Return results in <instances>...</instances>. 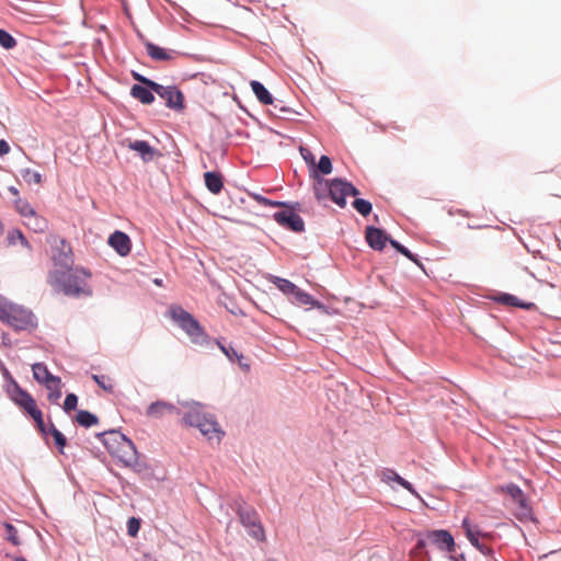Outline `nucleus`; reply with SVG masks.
<instances>
[{"mask_svg":"<svg viewBox=\"0 0 561 561\" xmlns=\"http://www.w3.org/2000/svg\"><path fill=\"white\" fill-rule=\"evenodd\" d=\"M23 236H24L23 232L20 229H18V228H14V229L10 230L8 232V236H7L8 244L9 245L16 244L18 241L23 239Z\"/></svg>","mask_w":561,"mask_h":561,"instance_id":"09e8293b","label":"nucleus"},{"mask_svg":"<svg viewBox=\"0 0 561 561\" xmlns=\"http://www.w3.org/2000/svg\"><path fill=\"white\" fill-rule=\"evenodd\" d=\"M54 264L60 270H71L73 266V254L72 249L65 239L60 240V247L56 248V252L53 255Z\"/></svg>","mask_w":561,"mask_h":561,"instance_id":"dca6fc26","label":"nucleus"},{"mask_svg":"<svg viewBox=\"0 0 561 561\" xmlns=\"http://www.w3.org/2000/svg\"><path fill=\"white\" fill-rule=\"evenodd\" d=\"M107 244L119 255L127 256L131 251L130 237L122 231L115 230L108 236Z\"/></svg>","mask_w":561,"mask_h":561,"instance_id":"ddd939ff","label":"nucleus"},{"mask_svg":"<svg viewBox=\"0 0 561 561\" xmlns=\"http://www.w3.org/2000/svg\"><path fill=\"white\" fill-rule=\"evenodd\" d=\"M251 90L257 101L263 105L274 104V96L268 91V89L259 80H252L250 82Z\"/></svg>","mask_w":561,"mask_h":561,"instance_id":"cd10ccee","label":"nucleus"},{"mask_svg":"<svg viewBox=\"0 0 561 561\" xmlns=\"http://www.w3.org/2000/svg\"><path fill=\"white\" fill-rule=\"evenodd\" d=\"M426 538L431 545L440 551L453 553L456 550V541L447 529H433L426 531Z\"/></svg>","mask_w":561,"mask_h":561,"instance_id":"9d476101","label":"nucleus"},{"mask_svg":"<svg viewBox=\"0 0 561 561\" xmlns=\"http://www.w3.org/2000/svg\"><path fill=\"white\" fill-rule=\"evenodd\" d=\"M9 192H10L12 195L16 196V198L19 197V190H18L15 186H10V187H9Z\"/></svg>","mask_w":561,"mask_h":561,"instance_id":"0e129e2a","label":"nucleus"},{"mask_svg":"<svg viewBox=\"0 0 561 561\" xmlns=\"http://www.w3.org/2000/svg\"><path fill=\"white\" fill-rule=\"evenodd\" d=\"M234 360L238 362L240 368L243 370V371H249L250 370V364H248L245 362V357L243 356V354L241 353H238V355L234 357Z\"/></svg>","mask_w":561,"mask_h":561,"instance_id":"603ef678","label":"nucleus"},{"mask_svg":"<svg viewBox=\"0 0 561 561\" xmlns=\"http://www.w3.org/2000/svg\"><path fill=\"white\" fill-rule=\"evenodd\" d=\"M343 186L345 187L346 197L354 196L355 198H359L358 195L360 192L352 182L345 179V184H343Z\"/></svg>","mask_w":561,"mask_h":561,"instance_id":"8fccbe9b","label":"nucleus"},{"mask_svg":"<svg viewBox=\"0 0 561 561\" xmlns=\"http://www.w3.org/2000/svg\"><path fill=\"white\" fill-rule=\"evenodd\" d=\"M4 391L9 399L19 408H21L35 422V427L44 430V415L37 407L35 399L30 392L23 389L19 382H11V386L4 387Z\"/></svg>","mask_w":561,"mask_h":561,"instance_id":"20e7f679","label":"nucleus"},{"mask_svg":"<svg viewBox=\"0 0 561 561\" xmlns=\"http://www.w3.org/2000/svg\"><path fill=\"white\" fill-rule=\"evenodd\" d=\"M10 152V145L7 140L0 139V157H3Z\"/></svg>","mask_w":561,"mask_h":561,"instance_id":"6e6d98bb","label":"nucleus"},{"mask_svg":"<svg viewBox=\"0 0 561 561\" xmlns=\"http://www.w3.org/2000/svg\"><path fill=\"white\" fill-rule=\"evenodd\" d=\"M271 282L285 295L287 296H294L296 293L298 286L290 282L289 279L279 277V276H272Z\"/></svg>","mask_w":561,"mask_h":561,"instance_id":"7c9ffc66","label":"nucleus"},{"mask_svg":"<svg viewBox=\"0 0 561 561\" xmlns=\"http://www.w3.org/2000/svg\"><path fill=\"white\" fill-rule=\"evenodd\" d=\"M0 321L9 324L14 331L32 332L38 327L37 317L32 310L9 301L0 295Z\"/></svg>","mask_w":561,"mask_h":561,"instance_id":"f03ea898","label":"nucleus"},{"mask_svg":"<svg viewBox=\"0 0 561 561\" xmlns=\"http://www.w3.org/2000/svg\"><path fill=\"white\" fill-rule=\"evenodd\" d=\"M365 240L373 250L382 251L387 243L390 244L392 237L385 229L368 225L365 228Z\"/></svg>","mask_w":561,"mask_h":561,"instance_id":"9b49d317","label":"nucleus"},{"mask_svg":"<svg viewBox=\"0 0 561 561\" xmlns=\"http://www.w3.org/2000/svg\"><path fill=\"white\" fill-rule=\"evenodd\" d=\"M165 413L179 415L180 410L173 403L163 400L151 402L146 410V415L153 419H160Z\"/></svg>","mask_w":561,"mask_h":561,"instance_id":"412c9836","label":"nucleus"},{"mask_svg":"<svg viewBox=\"0 0 561 561\" xmlns=\"http://www.w3.org/2000/svg\"><path fill=\"white\" fill-rule=\"evenodd\" d=\"M153 284L161 287L163 286V280L161 278H154Z\"/></svg>","mask_w":561,"mask_h":561,"instance_id":"69168bd1","label":"nucleus"},{"mask_svg":"<svg viewBox=\"0 0 561 561\" xmlns=\"http://www.w3.org/2000/svg\"><path fill=\"white\" fill-rule=\"evenodd\" d=\"M461 527L465 531L466 538L469 540L472 547H474L485 558H493L494 549L483 543L481 541V537L473 536L472 530L470 529V520L468 517L462 519Z\"/></svg>","mask_w":561,"mask_h":561,"instance_id":"6ab92c4d","label":"nucleus"},{"mask_svg":"<svg viewBox=\"0 0 561 561\" xmlns=\"http://www.w3.org/2000/svg\"><path fill=\"white\" fill-rule=\"evenodd\" d=\"M427 541H428L427 538H419L416 540V548L417 549H424L426 547V545H427Z\"/></svg>","mask_w":561,"mask_h":561,"instance_id":"680f3d73","label":"nucleus"},{"mask_svg":"<svg viewBox=\"0 0 561 561\" xmlns=\"http://www.w3.org/2000/svg\"><path fill=\"white\" fill-rule=\"evenodd\" d=\"M457 213L465 217H467L469 215L467 210H462V209H458Z\"/></svg>","mask_w":561,"mask_h":561,"instance_id":"338daca9","label":"nucleus"},{"mask_svg":"<svg viewBox=\"0 0 561 561\" xmlns=\"http://www.w3.org/2000/svg\"><path fill=\"white\" fill-rule=\"evenodd\" d=\"M20 174L27 184H39L42 182V174L32 169H22Z\"/></svg>","mask_w":561,"mask_h":561,"instance_id":"ea45409f","label":"nucleus"},{"mask_svg":"<svg viewBox=\"0 0 561 561\" xmlns=\"http://www.w3.org/2000/svg\"><path fill=\"white\" fill-rule=\"evenodd\" d=\"M18 45V41L7 30L0 28V46L5 50H11Z\"/></svg>","mask_w":561,"mask_h":561,"instance_id":"e433bc0d","label":"nucleus"},{"mask_svg":"<svg viewBox=\"0 0 561 561\" xmlns=\"http://www.w3.org/2000/svg\"><path fill=\"white\" fill-rule=\"evenodd\" d=\"M33 378L42 386L50 382H56L59 376L53 375L47 365L42 362L34 363L32 365Z\"/></svg>","mask_w":561,"mask_h":561,"instance_id":"393cba45","label":"nucleus"},{"mask_svg":"<svg viewBox=\"0 0 561 561\" xmlns=\"http://www.w3.org/2000/svg\"><path fill=\"white\" fill-rule=\"evenodd\" d=\"M250 197L255 201L259 205L264 207H278V206H286L285 201H274L270 199L259 193H250Z\"/></svg>","mask_w":561,"mask_h":561,"instance_id":"c9c22d12","label":"nucleus"},{"mask_svg":"<svg viewBox=\"0 0 561 561\" xmlns=\"http://www.w3.org/2000/svg\"><path fill=\"white\" fill-rule=\"evenodd\" d=\"M78 396L73 392H69L66 394L62 410L65 413L69 414L71 411L76 410L78 407Z\"/></svg>","mask_w":561,"mask_h":561,"instance_id":"79ce46f5","label":"nucleus"},{"mask_svg":"<svg viewBox=\"0 0 561 561\" xmlns=\"http://www.w3.org/2000/svg\"><path fill=\"white\" fill-rule=\"evenodd\" d=\"M19 242L21 243L22 247H24L28 250H32V247H31L30 242L27 241V239L25 238V236H23V239H21Z\"/></svg>","mask_w":561,"mask_h":561,"instance_id":"e2e57ef3","label":"nucleus"},{"mask_svg":"<svg viewBox=\"0 0 561 561\" xmlns=\"http://www.w3.org/2000/svg\"><path fill=\"white\" fill-rule=\"evenodd\" d=\"M497 537H499L497 534H495L494 531H483L482 533V539L483 540L493 541Z\"/></svg>","mask_w":561,"mask_h":561,"instance_id":"4d7b16f0","label":"nucleus"},{"mask_svg":"<svg viewBox=\"0 0 561 561\" xmlns=\"http://www.w3.org/2000/svg\"><path fill=\"white\" fill-rule=\"evenodd\" d=\"M352 206L363 217L369 216L373 211V204L365 198H355L352 202Z\"/></svg>","mask_w":561,"mask_h":561,"instance_id":"f704fd0d","label":"nucleus"},{"mask_svg":"<svg viewBox=\"0 0 561 561\" xmlns=\"http://www.w3.org/2000/svg\"><path fill=\"white\" fill-rule=\"evenodd\" d=\"M126 467L131 468L136 473L142 477H150L152 474L151 467L147 462L146 457L139 453L133 457L131 461H129Z\"/></svg>","mask_w":561,"mask_h":561,"instance_id":"c85d7f7f","label":"nucleus"},{"mask_svg":"<svg viewBox=\"0 0 561 561\" xmlns=\"http://www.w3.org/2000/svg\"><path fill=\"white\" fill-rule=\"evenodd\" d=\"M293 301L300 306H311L318 310H321L325 313H329L328 306H325L320 300L316 299L312 295L302 290L301 288H297L296 293L293 296Z\"/></svg>","mask_w":561,"mask_h":561,"instance_id":"b1692460","label":"nucleus"},{"mask_svg":"<svg viewBox=\"0 0 561 561\" xmlns=\"http://www.w3.org/2000/svg\"><path fill=\"white\" fill-rule=\"evenodd\" d=\"M37 431L41 433L42 437L45 439V443L48 445L49 442L47 439V436L50 435L53 437L54 446L58 450L59 454H65V448L67 446V437L64 435L61 431H59L55 424L49 421L48 426L44 423V430L37 428Z\"/></svg>","mask_w":561,"mask_h":561,"instance_id":"a211bd4d","label":"nucleus"},{"mask_svg":"<svg viewBox=\"0 0 561 561\" xmlns=\"http://www.w3.org/2000/svg\"><path fill=\"white\" fill-rule=\"evenodd\" d=\"M489 299H491L492 301H494L496 304L504 305L507 307H515V308H520L524 310L536 309V305L534 302L522 300L517 296L510 294V293L499 291V293L494 294L493 296H489Z\"/></svg>","mask_w":561,"mask_h":561,"instance_id":"4468645a","label":"nucleus"},{"mask_svg":"<svg viewBox=\"0 0 561 561\" xmlns=\"http://www.w3.org/2000/svg\"><path fill=\"white\" fill-rule=\"evenodd\" d=\"M61 386L62 383L60 377L56 379V382H50L44 386L48 390L47 400L51 404H58V401L62 396Z\"/></svg>","mask_w":561,"mask_h":561,"instance_id":"473e14b6","label":"nucleus"},{"mask_svg":"<svg viewBox=\"0 0 561 561\" xmlns=\"http://www.w3.org/2000/svg\"><path fill=\"white\" fill-rule=\"evenodd\" d=\"M515 502L518 504L519 508L522 510L523 512V515L525 517H529L531 520H536L531 515V507L530 505L528 504V500L527 497L525 496V494H522V497H518L515 500Z\"/></svg>","mask_w":561,"mask_h":561,"instance_id":"a18cd8bd","label":"nucleus"},{"mask_svg":"<svg viewBox=\"0 0 561 561\" xmlns=\"http://www.w3.org/2000/svg\"><path fill=\"white\" fill-rule=\"evenodd\" d=\"M128 148L137 152L144 162H151L159 154V151L147 140L130 141Z\"/></svg>","mask_w":561,"mask_h":561,"instance_id":"4be33fe9","label":"nucleus"},{"mask_svg":"<svg viewBox=\"0 0 561 561\" xmlns=\"http://www.w3.org/2000/svg\"><path fill=\"white\" fill-rule=\"evenodd\" d=\"M147 55L154 61H168L174 58V56L181 55V53L173 50V49H167L164 47H161L150 41L144 42Z\"/></svg>","mask_w":561,"mask_h":561,"instance_id":"aec40b11","label":"nucleus"},{"mask_svg":"<svg viewBox=\"0 0 561 561\" xmlns=\"http://www.w3.org/2000/svg\"><path fill=\"white\" fill-rule=\"evenodd\" d=\"M286 202V206H278L280 210L275 211L272 218L284 229L295 233H302L306 230L305 221L298 214L301 208L299 202Z\"/></svg>","mask_w":561,"mask_h":561,"instance_id":"423d86ee","label":"nucleus"},{"mask_svg":"<svg viewBox=\"0 0 561 561\" xmlns=\"http://www.w3.org/2000/svg\"><path fill=\"white\" fill-rule=\"evenodd\" d=\"M15 209L22 217H32L35 216V210L31 206V204L26 201L21 199L18 197L14 201Z\"/></svg>","mask_w":561,"mask_h":561,"instance_id":"4c0bfd02","label":"nucleus"},{"mask_svg":"<svg viewBox=\"0 0 561 561\" xmlns=\"http://www.w3.org/2000/svg\"><path fill=\"white\" fill-rule=\"evenodd\" d=\"M1 343L3 346H7V347H11L12 346V341L10 339V335L9 333H2L1 334Z\"/></svg>","mask_w":561,"mask_h":561,"instance_id":"13d9d810","label":"nucleus"},{"mask_svg":"<svg viewBox=\"0 0 561 561\" xmlns=\"http://www.w3.org/2000/svg\"><path fill=\"white\" fill-rule=\"evenodd\" d=\"M390 245L397 251L399 252L400 254H402L403 256H405L408 260H410L411 262L415 263L417 266L422 267V263L420 261V257L417 254L411 252L405 245H403L401 242H399L398 240L393 239L390 240Z\"/></svg>","mask_w":561,"mask_h":561,"instance_id":"2f4dec72","label":"nucleus"},{"mask_svg":"<svg viewBox=\"0 0 561 561\" xmlns=\"http://www.w3.org/2000/svg\"><path fill=\"white\" fill-rule=\"evenodd\" d=\"M503 490L515 501L518 497H522V494H524L523 490L519 485L516 483H508L506 484Z\"/></svg>","mask_w":561,"mask_h":561,"instance_id":"49530a36","label":"nucleus"},{"mask_svg":"<svg viewBox=\"0 0 561 561\" xmlns=\"http://www.w3.org/2000/svg\"><path fill=\"white\" fill-rule=\"evenodd\" d=\"M167 316L183 330L191 342L196 345H208L211 342L199 321L182 306L173 304L168 308Z\"/></svg>","mask_w":561,"mask_h":561,"instance_id":"7ed1b4c3","label":"nucleus"},{"mask_svg":"<svg viewBox=\"0 0 561 561\" xmlns=\"http://www.w3.org/2000/svg\"><path fill=\"white\" fill-rule=\"evenodd\" d=\"M137 453L138 450L134 442L129 437L125 436L122 445L112 457L117 459L118 462L126 467V465L131 461L133 457H135Z\"/></svg>","mask_w":561,"mask_h":561,"instance_id":"5701e85b","label":"nucleus"},{"mask_svg":"<svg viewBox=\"0 0 561 561\" xmlns=\"http://www.w3.org/2000/svg\"><path fill=\"white\" fill-rule=\"evenodd\" d=\"M179 404L187 409L182 420L192 427H196L199 432L211 439L214 434H224L214 414L204 411V405L198 401L179 400Z\"/></svg>","mask_w":561,"mask_h":561,"instance_id":"f257e3e1","label":"nucleus"},{"mask_svg":"<svg viewBox=\"0 0 561 561\" xmlns=\"http://www.w3.org/2000/svg\"><path fill=\"white\" fill-rule=\"evenodd\" d=\"M158 82L152 80L145 84H133L129 94L144 105H151L156 101Z\"/></svg>","mask_w":561,"mask_h":561,"instance_id":"f8f14e48","label":"nucleus"},{"mask_svg":"<svg viewBox=\"0 0 561 561\" xmlns=\"http://www.w3.org/2000/svg\"><path fill=\"white\" fill-rule=\"evenodd\" d=\"M272 105L274 106L275 110H277L278 112L284 114V116H282L283 118L291 119L293 115H298L299 114L298 112H296L291 107L286 106L282 100H276L275 99L274 104H272Z\"/></svg>","mask_w":561,"mask_h":561,"instance_id":"37998d69","label":"nucleus"},{"mask_svg":"<svg viewBox=\"0 0 561 561\" xmlns=\"http://www.w3.org/2000/svg\"><path fill=\"white\" fill-rule=\"evenodd\" d=\"M343 184H345L344 178H333L322 185H313L316 199L321 203L330 198L339 207L344 208L346 206V193Z\"/></svg>","mask_w":561,"mask_h":561,"instance_id":"0eeeda50","label":"nucleus"},{"mask_svg":"<svg viewBox=\"0 0 561 561\" xmlns=\"http://www.w3.org/2000/svg\"><path fill=\"white\" fill-rule=\"evenodd\" d=\"M299 151H300V154L304 159V161L306 162L307 167H308V171L309 173L310 172H314L312 169H313V165L316 163V157L314 154L312 153V151L306 147H300L299 148Z\"/></svg>","mask_w":561,"mask_h":561,"instance_id":"c03bdc74","label":"nucleus"},{"mask_svg":"<svg viewBox=\"0 0 561 561\" xmlns=\"http://www.w3.org/2000/svg\"><path fill=\"white\" fill-rule=\"evenodd\" d=\"M93 381L104 391L112 393L113 385L111 382H105L106 377L104 375H92Z\"/></svg>","mask_w":561,"mask_h":561,"instance_id":"de8ad7c7","label":"nucleus"},{"mask_svg":"<svg viewBox=\"0 0 561 561\" xmlns=\"http://www.w3.org/2000/svg\"><path fill=\"white\" fill-rule=\"evenodd\" d=\"M131 77H133L134 80L137 81L136 84H145V83H147L149 81H152V79H150V78H148V77L137 72V71H131Z\"/></svg>","mask_w":561,"mask_h":561,"instance_id":"864d4df0","label":"nucleus"},{"mask_svg":"<svg viewBox=\"0 0 561 561\" xmlns=\"http://www.w3.org/2000/svg\"><path fill=\"white\" fill-rule=\"evenodd\" d=\"M79 273L89 277L91 273L81 267H77L75 271L71 270H56L55 280L62 287V291L68 296H78L82 291L81 284L83 280L80 278Z\"/></svg>","mask_w":561,"mask_h":561,"instance_id":"6e6552de","label":"nucleus"},{"mask_svg":"<svg viewBox=\"0 0 561 561\" xmlns=\"http://www.w3.org/2000/svg\"><path fill=\"white\" fill-rule=\"evenodd\" d=\"M449 560H450V561H465V560H466V557H465V553L450 554V556H449Z\"/></svg>","mask_w":561,"mask_h":561,"instance_id":"052dcab7","label":"nucleus"},{"mask_svg":"<svg viewBox=\"0 0 561 561\" xmlns=\"http://www.w3.org/2000/svg\"><path fill=\"white\" fill-rule=\"evenodd\" d=\"M489 561H499L495 557V553L493 554V558H488Z\"/></svg>","mask_w":561,"mask_h":561,"instance_id":"774afa93","label":"nucleus"},{"mask_svg":"<svg viewBox=\"0 0 561 561\" xmlns=\"http://www.w3.org/2000/svg\"><path fill=\"white\" fill-rule=\"evenodd\" d=\"M470 529L472 530L473 536L482 538L483 530H481L477 524L470 523Z\"/></svg>","mask_w":561,"mask_h":561,"instance_id":"bf43d9fd","label":"nucleus"},{"mask_svg":"<svg viewBox=\"0 0 561 561\" xmlns=\"http://www.w3.org/2000/svg\"><path fill=\"white\" fill-rule=\"evenodd\" d=\"M312 170L314 172H310L309 175L316 181L314 185H322L323 183H327L329 179H324L323 176L331 174L333 171L331 158L327 154H322L319 158V161L314 163Z\"/></svg>","mask_w":561,"mask_h":561,"instance_id":"f3484780","label":"nucleus"},{"mask_svg":"<svg viewBox=\"0 0 561 561\" xmlns=\"http://www.w3.org/2000/svg\"><path fill=\"white\" fill-rule=\"evenodd\" d=\"M0 368L2 370V376L4 378V387L11 386V382H16L15 378L11 375L9 369L4 366V364L0 360Z\"/></svg>","mask_w":561,"mask_h":561,"instance_id":"3c124183","label":"nucleus"},{"mask_svg":"<svg viewBox=\"0 0 561 561\" xmlns=\"http://www.w3.org/2000/svg\"><path fill=\"white\" fill-rule=\"evenodd\" d=\"M381 480L385 481V482H390V481H393V482H397L398 484H400L404 490L409 491L411 494L415 495V496H419L414 485L405 480L404 478H402L396 470L393 469H389V468H386L382 470V473H381Z\"/></svg>","mask_w":561,"mask_h":561,"instance_id":"a878e982","label":"nucleus"},{"mask_svg":"<svg viewBox=\"0 0 561 561\" xmlns=\"http://www.w3.org/2000/svg\"><path fill=\"white\" fill-rule=\"evenodd\" d=\"M232 511L238 515L240 523L248 529L249 536L256 540H264L265 533L255 508L248 505L242 497H237L231 504Z\"/></svg>","mask_w":561,"mask_h":561,"instance_id":"39448f33","label":"nucleus"},{"mask_svg":"<svg viewBox=\"0 0 561 561\" xmlns=\"http://www.w3.org/2000/svg\"><path fill=\"white\" fill-rule=\"evenodd\" d=\"M35 219V230L36 231H44V229L47 227L46 221L43 218H39L38 216H33Z\"/></svg>","mask_w":561,"mask_h":561,"instance_id":"5fc2aeb1","label":"nucleus"},{"mask_svg":"<svg viewBox=\"0 0 561 561\" xmlns=\"http://www.w3.org/2000/svg\"><path fill=\"white\" fill-rule=\"evenodd\" d=\"M127 535L135 538L137 537L140 526H141V518L131 516L127 519Z\"/></svg>","mask_w":561,"mask_h":561,"instance_id":"a19ab883","label":"nucleus"},{"mask_svg":"<svg viewBox=\"0 0 561 561\" xmlns=\"http://www.w3.org/2000/svg\"><path fill=\"white\" fill-rule=\"evenodd\" d=\"M206 188L214 195L219 194L224 188V176L219 171H207L204 173Z\"/></svg>","mask_w":561,"mask_h":561,"instance_id":"bb28decb","label":"nucleus"},{"mask_svg":"<svg viewBox=\"0 0 561 561\" xmlns=\"http://www.w3.org/2000/svg\"><path fill=\"white\" fill-rule=\"evenodd\" d=\"M218 348L226 355V357L233 363L234 357L238 355V351L234 350L231 343H228L225 337H219L215 340Z\"/></svg>","mask_w":561,"mask_h":561,"instance_id":"72a5a7b5","label":"nucleus"},{"mask_svg":"<svg viewBox=\"0 0 561 561\" xmlns=\"http://www.w3.org/2000/svg\"><path fill=\"white\" fill-rule=\"evenodd\" d=\"M75 421L84 428H89L99 424L98 415L88 410H78L75 416Z\"/></svg>","mask_w":561,"mask_h":561,"instance_id":"c756f323","label":"nucleus"},{"mask_svg":"<svg viewBox=\"0 0 561 561\" xmlns=\"http://www.w3.org/2000/svg\"><path fill=\"white\" fill-rule=\"evenodd\" d=\"M125 434H123L118 430H107L104 432L96 433L95 437L104 445L107 453L113 456L115 451L122 445V442L125 438Z\"/></svg>","mask_w":561,"mask_h":561,"instance_id":"2eb2a0df","label":"nucleus"},{"mask_svg":"<svg viewBox=\"0 0 561 561\" xmlns=\"http://www.w3.org/2000/svg\"><path fill=\"white\" fill-rule=\"evenodd\" d=\"M157 95L164 100V106L173 112L182 113L186 107L184 93L175 84L163 85L158 82Z\"/></svg>","mask_w":561,"mask_h":561,"instance_id":"1a4fd4ad","label":"nucleus"},{"mask_svg":"<svg viewBox=\"0 0 561 561\" xmlns=\"http://www.w3.org/2000/svg\"><path fill=\"white\" fill-rule=\"evenodd\" d=\"M3 527L5 529V539L11 542L13 546H20L21 545V541L19 539V536H18V529L16 527L9 523V522H4L3 523Z\"/></svg>","mask_w":561,"mask_h":561,"instance_id":"58836bf2","label":"nucleus"}]
</instances>
